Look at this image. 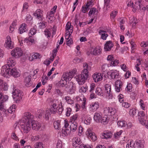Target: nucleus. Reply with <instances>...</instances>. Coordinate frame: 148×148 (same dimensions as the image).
Instances as JSON below:
<instances>
[{
    "mask_svg": "<svg viewBox=\"0 0 148 148\" xmlns=\"http://www.w3.org/2000/svg\"><path fill=\"white\" fill-rule=\"evenodd\" d=\"M103 113L105 115L103 117H101L100 122L103 124H106L108 123L109 119L108 116L114 115L116 111L114 108L106 107L104 108Z\"/></svg>",
    "mask_w": 148,
    "mask_h": 148,
    "instance_id": "f257e3e1",
    "label": "nucleus"
},
{
    "mask_svg": "<svg viewBox=\"0 0 148 148\" xmlns=\"http://www.w3.org/2000/svg\"><path fill=\"white\" fill-rule=\"evenodd\" d=\"M86 70H83L81 74L76 77V81L79 85L84 84L88 78V74H87Z\"/></svg>",
    "mask_w": 148,
    "mask_h": 148,
    "instance_id": "f03ea898",
    "label": "nucleus"
},
{
    "mask_svg": "<svg viewBox=\"0 0 148 148\" xmlns=\"http://www.w3.org/2000/svg\"><path fill=\"white\" fill-rule=\"evenodd\" d=\"M12 97L14 100L17 102L20 101L23 96L22 92L18 89L13 90L12 92Z\"/></svg>",
    "mask_w": 148,
    "mask_h": 148,
    "instance_id": "7ed1b4c3",
    "label": "nucleus"
},
{
    "mask_svg": "<svg viewBox=\"0 0 148 148\" xmlns=\"http://www.w3.org/2000/svg\"><path fill=\"white\" fill-rule=\"evenodd\" d=\"M72 145L75 148H84L81 139L77 137L73 138L72 140Z\"/></svg>",
    "mask_w": 148,
    "mask_h": 148,
    "instance_id": "20e7f679",
    "label": "nucleus"
},
{
    "mask_svg": "<svg viewBox=\"0 0 148 148\" xmlns=\"http://www.w3.org/2000/svg\"><path fill=\"white\" fill-rule=\"evenodd\" d=\"M34 116L29 112H25L22 119L23 123H30L34 120Z\"/></svg>",
    "mask_w": 148,
    "mask_h": 148,
    "instance_id": "39448f33",
    "label": "nucleus"
},
{
    "mask_svg": "<svg viewBox=\"0 0 148 148\" xmlns=\"http://www.w3.org/2000/svg\"><path fill=\"white\" fill-rule=\"evenodd\" d=\"M76 86L75 84L73 82H68L66 84L65 90L69 93L72 94L75 93L76 90Z\"/></svg>",
    "mask_w": 148,
    "mask_h": 148,
    "instance_id": "423d86ee",
    "label": "nucleus"
},
{
    "mask_svg": "<svg viewBox=\"0 0 148 148\" xmlns=\"http://www.w3.org/2000/svg\"><path fill=\"white\" fill-rule=\"evenodd\" d=\"M11 54L14 57L18 58L22 56L23 53L21 48L16 47L11 51Z\"/></svg>",
    "mask_w": 148,
    "mask_h": 148,
    "instance_id": "0eeeda50",
    "label": "nucleus"
},
{
    "mask_svg": "<svg viewBox=\"0 0 148 148\" xmlns=\"http://www.w3.org/2000/svg\"><path fill=\"white\" fill-rule=\"evenodd\" d=\"M4 46L8 49H12L14 47V43L12 41L11 38L9 36L6 37Z\"/></svg>",
    "mask_w": 148,
    "mask_h": 148,
    "instance_id": "6e6552de",
    "label": "nucleus"
},
{
    "mask_svg": "<svg viewBox=\"0 0 148 148\" xmlns=\"http://www.w3.org/2000/svg\"><path fill=\"white\" fill-rule=\"evenodd\" d=\"M11 69H9L6 65L3 66L1 69V74L4 77H8L10 75V70Z\"/></svg>",
    "mask_w": 148,
    "mask_h": 148,
    "instance_id": "1a4fd4ad",
    "label": "nucleus"
},
{
    "mask_svg": "<svg viewBox=\"0 0 148 148\" xmlns=\"http://www.w3.org/2000/svg\"><path fill=\"white\" fill-rule=\"evenodd\" d=\"M107 60L109 62V65L110 66H115L119 63V61L117 60H115L113 56L109 55L107 58Z\"/></svg>",
    "mask_w": 148,
    "mask_h": 148,
    "instance_id": "9d476101",
    "label": "nucleus"
},
{
    "mask_svg": "<svg viewBox=\"0 0 148 148\" xmlns=\"http://www.w3.org/2000/svg\"><path fill=\"white\" fill-rule=\"evenodd\" d=\"M21 130L25 134L28 133L31 129L30 123H25L21 125Z\"/></svg>",
    "mask_w": 148,
    "mask_h": 148,
    "instance_id": "9b49d317",
    "label": "nucleus"
},
{
    "mask_svg": "<svg viewBox=\"0 0 148 148\" xmlns=\"http://www.w3.org/2000/svg\"><path fill=\"white\" fill-rule=\"evenodd\" d=\"M73 28L71 27V24L69 22H68L66 24V33L65 34V37L66 38V37L68 36L69 38L70 37L71 34L72 33Z\"/></svg>",
    "mask_w": 148,
    "mask_h": 148,
    "instance_id": "f8f14e48",
    "label": "nucleus"
},
{
    "mask_svg": "<svg viewBox=\"0 0 148 148\" xmlns=\"http://www.w3.org/2000/svg\"><path fill=\"white\" fill-rule=\"evenodd\" d=\"M86 134L90 139H91L93 141H95L97 138L95 134L92 132V131L90 129H88L86 132Z\"/></svg>",
    "mask_w": 148,
    "mask_h": 148,
    "instance_id": "ddd939ff",
    "label": "nucleus"
},
{
    "mask_svg": "<svg viewBox=\"0 0 148 148\" xmlns=\"http://www.w3.org/2000/svg\"><path fill=\"white\" fill-rule=\"evenodd\" d=\"M104 87L106 95L108 97L109 99H112V93L111 91V85L109 84H107L105 85Z\"/></svg>",
    "mask_w": 148,
    "mask_h": 148,
    "instance_id": "4468645a",
    "label": "nucleus"
},
{
    "mask_svg": "<svg viewBox=\"0 0 148 148\" xmlns=\"http://www.w3.org/2000/svg\"><path fill=\"white\" fill-rule=\"evenodd\" d=\"M43 11L40 9H37L34 15L36 18L40 21H42L44 18L42 13Z\"/></svg>",
    "mask_w": 148,
    "mask_h": 148,
    "instance_id": "2eb2a0df",
    "label": "nucleus"
},
{
    "mask_svg": "<svg viewBox=\"0 0 148 148\" xmlns=\"http://www.w3.org/2000/svg\"><path fill=\"white\" fill-rule=\"evenodd\" d=\"M123 83L119 80H117L115 83V91L117 92H119L122 90Z\"/></svg>",
    "mask_w": 148,
    "mask_h": 148,
    "instance_id": "dca6fc26",
    "label": "nucleus"
},
{
    "mask_svg": "<svg viewBox=\"0 0 148 148\" xmlns=\"http://www.w3.org/2000/svg\"><path fill=\"white\" fill-rule=\"evenodd\" d=\"M15 57L12 56L9 58L7 60V64L6 65L9 69H12L16 64Z\"/></svg>",
    "mask_w": 148,
    "mask_h": 148,
    "instance_id": "f3484780",
    "label": "nucleus"
},
{
    "mask_svg": "<svg viewBox=\"0 0 148 148\" xmlns=\"http://www.w3.org/2000/svg\"><path fill=\"white\" fill-rule=\"evenodd\" d=\"M108 74L112 79H117L119 75V72L116 70H112L108 72Z\"/></svg>",
    "mask_w": 148,
    "mask_h": 148,
    "instance_id": "a211bd4d",
    "label": "nucleus"
},
{
    "mask_svg": "<svg viewBox=\"0 0 148 148\" xmlns=\"http://www.w3.org/2000/svg\"><path fill=\"white\" fill-rule=\"evenodd\" d=\"M73 77V72L72 71L64 73L62 75L63 79L66 81H70Z\"/></svg>",
    "mask_w": 148,
    "mask_h": 148,
    "instance_id": "6ab92c4d",
    "label": "nucleus"
},
{
    "mask_svg": "<svg viewBox=\"0 0 148 148\" xmlns=\"http://www.w3.org/2000/svg\"><path fill=\"white\" fill-rule=\"evenodd\" d=\"M8 96L6 95H3V94L0 92V100H1L0 103V110H2L3 109V106L2 103L6 101L8 99Z\"/></svg>",
    "mask_w": 148,
    "mask_h": 148,
    "instance_id": "aec40b11",
    "label": "nucleus"
},
{
    "mask_svg": "<svg viewBox=\"0 0 148 148\" xmlns=\"http://www.w3.org/2000/svg\"><path fill=\"white\" fill-rule=\"evenodd\" d=\"M103 74L96 73L92 75V78L95 82H97L103 79Z\"/></svg>",
    "mask_w": 148,
    "mask_h": 148,
    "instance_id": "412c9836",
    "label": "nucleus"
},
{
    "mask_svg": "<svg viewBox=\"0 0 148 148\" xmlns=\"http://www.w3.org/2000/svg\"><path fill=\"white\" fill-rule=\"evenodd\" d=\"M114 45L111 40L107 41L104 45V49L106 51H110Z\"/></svg>",
    "mask_w": 148,
    "mask_h": 148,
    "instance_id": "4be33fe9",
    "label": "nucleus"
},
{
    "mask_svg": "<svg viewBox=\"0 0 148 148\" xmlns=\"http://www.w3.org/2000/svg\"><path fill=\"white\" fill-rule=\"evenodd\" d=\"M102 49L100 46H97L91 51V53L95 56H98L101 53Z\"/></svg>",
    "mask_w": 148,
    "mask_h": 148,
    "instance_id": "5701e85b",
    "label": "nucleus"
},
{
    "mask_svg": "<svg viewBox=\"0 0 148 148\" xmlns=\"http://www.w3.org/2000/svg\"><path fill=\"white\" fill-rule=\"evenodd\" d=\"M112 135V133L111 132L106 131H104L103 134L101 135V137L102 138L108 139L110 138Z\"/></svg>",
    "mask_w": 148,
    "mask_h": 148,
    "instance_id": "b1692460",
    "label": "nucleus"
},
{
    "mask_svg": "<svg viewBox=\"0 0 148 148\" xmlns=\"http://www.w3.org/2000/svg\"><path fill=\"white\" fill-rule=\"evenodd\" d=\"M32 128L34 130H38L41 126L40 124L37 121L33 120L31 122Z\"/></svg>",
    "mask_w": 148,
    "mask_h": 148,
    "instance_id": "393cba45",
    "label": "nucleus"
},
{
    "mask_svg": "<svg viewBox=\"0 0 148 148\" xmlns=\"http://www.w3.org/2000/svg\"><path fill=\"white\" fill-rule=\"evenodd\" d=\"M144 143L140 140H137L135 142L133 145L134 148H143Z\"/></svg>",
    "mask_w": 148,
    "mask_h": 148,
    "instance_id": "a878e982",
    "label": "nucleus"
},
{
    "mask_svg": "<svg viewBox=\"0 0 148 148\" xmlns=\"http://www.w3.org/2000/svg\"><path fill=\"white\" fill-rule=\"evenodd\" d=\"M10 75H12L15 77H18L20 76V74L19 72L15 68L10 69Z\"/></svg>",
    "mask_w": 148,
    "mask_h": 148,
    "instance_id": "bb28decb",
    "label": "nucleus"
},
{
    "mask_svg": "<svg viewBox=\"0 0 148 148\" xmlns=\"http://www.w3.org/2000/svg\"><path fill=\"white\" fill-rule=\"evenodd\" d=\"M19 33L22 34L27 31V25L25 23H23L20 26L19 29Z\"/></svg>",
    "mask_w": 148,
    "mask_h": 148,
    "instance_id": "cd10ccee",
    "label": "nucleus"
},
{
    "mask_svg": "<svg viewBox=\"0 0 148 148\" xmlns=\"http://www.w3.org/2000/svg\"><path fill=\"white\" fill-rule=\"evenodd\" d=\"M70 130L73 132H75L77 129L78 123L76 121L70 122Z\"/></svg>",
    "mask_w": 148,
    "mask_h": 148,
    "instance_id": "c85d7f7f",
    "label": "nucleus"
},
{
    "mask_svg": "<svg viewBox=\"0 0 148 148\" xmlns=\"http://www.w3.org/2000/svg\"><path fill=\"white\" fill-rule=\"evenodd\" d=\"M24 82L25 84V85L28 87L31 86L32 84V83L31 81V77L30 76H29L25 77Z\"/></svg>",
    "mask_w": 148,
    "mask_h": 148,
    "instance_id": "c756f323",
    "label": "nucleus"
},
{
    "mask_svg": "<svg viewBox=\"0 0 148 148\" xmlns=\"http://www.w3.org/2000/svg\"><path fill=\"white\" fill-rule=\"evenodd\" d=\"M94 119L97 122H100L101 120V116L100 113L99 112H96L94 116Z\"/></svg>",
    "mask_w": 148,
    "mask_h": 148,
    "instance_id": "7c9ffc66",
    "label": "nucleus"
},
{
    "mask_svg": "<svg viewBox=\"0 0 148 148\" xmlns=\"http://www.w3.org/2000/svg\"><path fill=\"white\" fill-rule=\"evenodd\" d=\"M51 108L49 110H50L51 112V114H55L56 113L58 107H57V104L56 103H54L50 107Z\"/></svg>",
    "mask_w": 148,
    "mask_h": 148,
    "instance_id": "2f4dec72",
    "label": "nucleus"
},
{
    "mask_svg": "<svg viewBox=\"0 0 148 148\" xmlns=\"http://www.w3.org/2000/svg\"><path fill=\"white\" fill-rule=\"evenodd\" d=\"M99 106V103L97 102L92 103L90 106V110L95 111L98 108Z\"/></svg>",
    "mask_w": 148,
    "mask_h": 148,
    "instance_id": "473e14b6",
    "label": "nucleus"
},
{
    "mask_svg": "<svg viewBox=\"0 0 148 148\" xmlns=\"http://www.w3.org/2000/svg\"><path fill=\"white\" fill-rule=\"evenodd\" d=\"M138 116L139 120L146 119V116L145 113L143 111H140L138 113Z\"/></svg>",
    "mask_w": 148,
    "mask_h": 148,
    "instance_id": "72a5a7b5",
    "label": "nucleus"
},
{
    "mask_svg": "<svg viewBox=\"0 0 148 148\" xmlns=\"http://www.w3.org/2000/svg\"><path fill=\"white\" fill-rule=\"evenodd\" d=\"M51 114V112L50 110L48 109L46 110L44 116L46 120H49V117L50 116Z\"/></svg>",
    "mask_w": 148,
    "mask_h": 148,
    "instance_id": "f704fd0d",
    "label": "nucleus"
},
{
    "mask_svg": "<svg viewBox=\"0 0 148 148\" xmlns=\"http://www.w3.org/2000/svg\"><path fill=\"white\" fill-rule=\"evenodd\" d=\"M96 94L99 96H103V92L100 87H97L95 90Z\"/></svg>",
    "mask_w": 148,
    "mask_h": 148,
    "instance_id": "c9c22d12",
    "label": "nucleus"
},
{
    "mask_svg": "<svg viewBox=\"0 0 148 148\" xmlns=\"http://www.w3.org/2000/svg\"><path fill=\"white\" fill-rule=\"evenodd\" d=\"M16 108V105L13 104L8 109V112L9 113H12L15 112Z\"/></svg>",
    "mask_w": 148,
    "mask_h": 148,
    "instance_id": "e433bc0d",
    "label": "nucleus"
},
{
    "mask_svg": "<svg viewBox=\"0 0 148 148\" xmlns=\"http://www.w3.org/2000/svg\"><path fill=\"white\" fill-rule=\"evenodd\" d=\"M60 126V121L59 120L55 121L53 123V126L56 129H59Z\"/></svg>",
    "mask_w": 148,
    "mask_h": 148,
    "instance_id": "4c0bfd02",
    "label": "nucleus"
},
{
    "mask_svg": "<svg viewBox=\"0 0 148 148\" xmlns=\"http://www.w3.org/2000/svg\"><path fill=\"white\" fill-rule=\"evenodd\" d=\"M94 1L95 0H88L86 5L88 7L87 8L89 7L90 8V7H92L94 5Z\"/></svg>",
    "mask_w": 148,
    "mask_h": 148,
    "instance_id": "58836bf2",
    "label": "nucleus"
},
{
    "mask_svg": "<svg viewBox=\"0 0 148 148\" xmlns=\"http://www.w3.org/2000/svg\"><path fill=\"white\" fill-rule=\"evenodd\" d=\"M129 113L130 116L133 117L136 114V110L134 108L131 109L129 111Z\"/></svg>",
    "mask_w": 148,
    "mask_h": 148,
    "instance_id": "ea45409f",
    "label": "nucleus"
},
{
    "mask_svg": "<svg viewBox=\"0 0 148 148\" xmlns=\"http://www.w3.org/2000/svg\"><path fill=\"white\" fill-rule=\"evenodd\" d=\"M71 131L67 128H63L62 130V133L65 136H67L69 134Z\"/></svg>",
    "mask_w": 148,
    "mask_h": 148,
    "instance_id": "a19ab883",
    "label": "nucleus"
},
{
    "mask_svg": "<svg viewBox=\"0 0 148 148\" xmlns=\"http://www.w3.org/2000/svg\"><path fill=\"white\" fill-rule=\"evenodd\" d=\"M71 35L70 36V37L69 38L68 36L66 37L67 41H66V45L69 46H70L73 43V41L72 38H71Z\"/></svg>",
    "mask_w": 148,
    "mask_h": 148,
    "instance_id": "79ce46f5",
    "label": "nucleus"
},
{
    "mask_svg": "<svg viewBox=\"0 0 148 148\" xmlns=\"http://www.w3.org/2000/svg\"><path fill=\"white\" fill-rule=\"evenodd\" d=\"M132 86L131 84H127L125 88V90L127 91V92H131L132 90Z\"/></svg>",
    "mask_w": 148,
    "mask_h": 148,
    "instance_id": "37998d69",
    "label": "nucleus"
},
{
    "mask_svg": "<svg viewBox=\"0 0 148 148\" xmlns=\"http://www.w3.org/2000/svg\"><path fill=\"white\" fill-rule=\"evenodd\" d=\"M50 30V29H46L44 31L45 35L47 36V38L50 37L51 35Z\"/></svg>",
    "mask_w": 148,
    "mask_h": 148,
    "instance_id": "c03bdc74",
    "label": "nucleus"
},
{
    "mask_svg": "<svg viewBox=\"0 0 148 148\" xmlns=\"http://www.w3.org/2000/svg\"><path fill=\"white\" fill-rule=\"evenodd\" d=\"M46 22L45 21H42L39 23V28L40 29H43L46 27Z\"/></svg>",
    "mask_w": 148,
    "mask_h": 148,
    "instance_id": "a18cd8bd",
    "label": "nucleus"
},
{
    "mask_svg": "<svg viewBox=\"0 0 148 148\" xmlns=\"http://www.w3.org/2000/svg\"><path fill=\"white\" fill-rule=\"evenodd\" d=\"M35 148H44L42 143L41 142L36 143L34 145Z\"/></svg>",
    "mask_w": 148,
    "mask_h": 148,
    "instance_id": "49530a36",
    "label": "nucleus"
},
{
    "mask_svg": "<svg viewBox=\"0 0 148 148\" xmlns=\"http://www.w3.org/2000/svg\"><path fill=\"white\" fill-rule=\"evenodd\" d=\"M65 99L69 104H72L73 103V101L71 98L70 97L68 96L66 97H65Z\"/></svg>",
    "mask_w": 148,
    "mask_h": 148,
    "instance_id": "de8ad7c7",
    "label": "nucleus"
},
{
    "mask_svg": "<svg viewBox=\"0 0 148 148\" xmlns=\"http://www.w3.org/2000/svg\"><path fill=\"white\" fill-rule=\"evenodd\" d=\"M96 9L95 8H92L90 9L88 13V15L91 16L92 14H94L96 12Z\"/></svg>",
    "mask_w": 148,
    "mask_h": 148,
    "instance_id": "09e8293b",
    "label": "nucleus"
},
{
    "mask_svg": "<svg viewBox=\"0 0 148 148\" xmlns=\"http://www.w3.org/2000/svg\"><path fill=\"white\" fill-rule=\"evenodd\" d=\"M88 86H82L79 89V92H80L84 93H85L88 89Z\"/></svg>",
    "mask_w": 148,
    "mask_h": 148,
    "instance_id": "8fccbe9b",
    "label": "nucleus"
},
{
    "mask_svg": "<svg viewBox=\"0 0 148 148\" xmlns=\"http://www.w3.org/2000/svg\"><path fill=\"white\" fill-rule=\"evenodd\" d=\"M87 7L86 5H84L82 7L81 10L83 13H85L86 12L89 10L90 9V8L89 7H88L87 8Z\"/></svg>",
    "mask_w": 148,
    "mask_h": 148,
    "instance_id": "3c124183",
    "label": "nucleus"
},
{
    "mask_svg": "<svg viewBox=\"0 0 148 148\" xmlns=\"http://www.w3.org/2000/svg\"><path fill=\"white\" fill-rule=\"evenodd\" d=\"M78 130V135L79 136H81L82 135V133L83 132V128L81 125L79 126Z\"/></svg>",
    "mask_w": 148,
    "mask_h": 148,
    "instance_id": "603ef678",
    "label": "nucleus"
},
{
    "mask_svg": "<svg viewBox=\"0 0 148 148\" xmlns=\"http://www.w3.org/2000/svg\"><path fill=\"white\" fill-rule=\"evenodd\" d=\"M127 144L126 146V148H132V144L134 143V141L132 140H128L127 142Z\"/></svg>",
    "mask_w": 148,
    "mask_h": 148,
    "instance_id": "864d4df0",
    "label": "nucleus"
},
{
    "mask_svg": "<svg viewBox=\"0 0 148 148\" xmlns=\"http://www.w3.org/2000/svg\"><path fill=\"white\" fill-rule=\"evenodd\" d=\"M40 138V136L37 135L35 136H32L31 137V140L32 141H35L38 140Z\"/></svg>",
    "mask_w": 148,
    "mask_h": 148,
    "instance_id": "5fc2aeb1",
    "label": "nucleus"
},
{
    "mask_svg": "<svg viewBox=\"0 0 148 148\" xmlns=\"http://www.w3.org/2000/svg\"><path fill=\"white\" fill-rule=\"evenodd\" d=\"M83 66L84 69V70H86L87 74H88V70L90 69V67L88 66V64L86 63H83Z\"/></svg>",
    "mask_w": 148,
    "mask_h": 148,
    "instance_id": "6e6d98bb",
    "label": "nucleus"
},
{
    "mask_svg": "<svg viewBox=\"0 0 148 148\" xmlns=\"http://www.w3.org/2000/svg\"><path fill=\"white\" fill-rule=\"evenodd\" d=\"M122 130H120L119 132H117L116 133H114V137L115 138H118L120 137V135L122 133Z\"/></svg>",
    "mask_w": 148,
    "mask_h": 148,
    "instance_id": "4d7b16f0",
    "label": "nucleus"
},
{
    "mask_svg": "<svg viewBox=\"0 0 148 148\" xmlns=\"http://www.w3.org/2000/svg\"><path fill=\"white\" fill-rule=\"evenodd\" d=\"M117 125L119 126L120 127H124L125 125V122L124 121H120L118 122Z\"/></svg>",
    "mask_w": 148,
    "mask_h": 148,
    "instance_id": "13d9d810",
    "label": "nucleus"
},
{
    "mask_svg": "<svg viewBox=\"0 0 148 148\" xmlns=\"http://www.w3.org/2000/svg\"><path fill=\"white\" fill-rule=\"evenodd\" d=\"M40 54L38 53H35L32 55V60L34 59H36L37 58H39L40 57Z\"/></svg>",
    "mask_w": 148,
    "mask_h": 148,
    "instance_id": "bf43d9fd",
    "label": "nucleus"
},
{
    "mask_svg": "<svg viewBox=\"0 0 148 148\" xmlns=\"http://www.w3.org/2000/svg\"><path fill=\"white\" fill-rule=\"evenodd\" d=\"M56 147L57 148H62V141L61 140H58L56 143Z\"/></svg>",
    "mask_w": 148,
    "mask_h": 148,
    "instance_id": "052dcab7",
    "label": "nucleus"
},
{
    "mask_svg": "<svg viewBox=\"0 0 148 148\" xmlns=\"http://www.w3.org/2000/svg\"><path fill=\"white\" fill-rule=\"evenodd\" d=\"M29 6L28 4L27 3H25L23 5V9L22 10L23 12H24L25 11H26L28 9Z\"/></svg>",
    "mask_w": 148,
    "mask_h": 148,
    "instance_id": "680f3d73",
    "label": "nucleus"
},
{
    "mask_svg": "<svg viewBox=\"0 0 148 148\" xmlns=\"http://www.w3.org/2000/svg\"><path fill=\"white\" fill-rule=\"evenodd\" d=\"M63 110V106L62 105V103L61 102L60 104H59V109L58 110V111L59 114H60L62 113Z\"/></svg>",
    "mask_w": 148,
    "mask_h": 148,
    "instance_id": "e2e57ef3",
    "label": "nucleus"
},
{
    "mask_svg": "<svg viewBox=\"0 0 148 148\" xmlns=\"http://www.w3.org/2000/svg\"><path fill=\"white\" fill-rule=\"evenodd\" d=\"M78 116V115L77 114H75L73 115L72 117H71V122H73V121H75L76 120Z\"/></svg>",
    "mask_w": 148,
    "mask_h": 148,
    "instance_id": "0e129e2a",
    "label": "nucleus"
},
{
    "mask_svg": "<svg viewBox=\"0 0 148 148\" xmlns=\"http://www.w3.org/2000/svg\"><path fill=\"white\" fill-rule=\"evenodd\" d=\"M25 42H31L33 44H34L35 43V41L34 39L29 37L27 39H25L24 40Z\"/></svg>",
    "mask_w": 148,
    "mask_h": 148,
    "instance_id": "69168bd1",
    "label": "nucleus"
},
{
    "mask_svg": "<svg viewBox=\"0 0 148 148\" xmlns=\"http://www.w3.org/2000/svg\"><path fill=\"white\" fill-rule=\"evenodd\" d=\"M36 29L35 28H32L31 29L30 31L29 34H31L32 35H34L36 33Z\"/></svg>",
    "mask_w": 148,
    "mask_h": 148,
    "instance_id": "338daca9",
    "label": "nucleus"
},
{
    "mask_svg": "<svg viewBox=\"0 0 148 148\" xmlns=\"http://www.w3.org/2000/svg\"><path fill=\"white\" fill-rule=\"evenodd\" d=\"M71 112V109L70 108H67L66 109V116H69Z\"/></svg>",
    "mask_w": 148,
    "mask_h": 148,
    "instance_id": "774afa93",
    "label": "nucleus"
}]
</instances>
